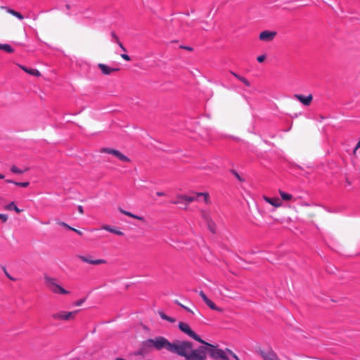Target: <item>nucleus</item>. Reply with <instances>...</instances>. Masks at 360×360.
<instances>
[{
	"instance_id": "f257e3e1",
	"label": "nucleus",
	"mask_w": 360,
	"mask_h": 360,
	"mask_svg": "<svg viewBox=\"0 0 360 360\" xmlns=\"http://www.w3.org/2000/svg\"><path fill=\"white\" fill-rule=\"evenodd\" d=\"M167 351L183 356L186 360H206L207 356L205 355V348L202 345L196 349H193V344L186 340H175L173 342H169Z\"/></svg>"
},
{
	"instance_id": "f03ea898",
	"label": "nucleus",
	"mask_w": 360,
	"mask_h": 360,
	"mask_svg": "<svg viewBox=\"0 0 360 360\" xmlns=\"http://www.w3.org/2000/svg\"><path fill=\"white\" fill-rule=\"evenodd\" d=\"M169 342V341L162 336H157L154 339H147L142 342L139 349V354H146L153 348H155L158 351L162 350V349L167 350Z\"/></svg>"
},
{
	"instance_id": "7ed1b4c3",
	"label": "nucleus",
	"mask_w": 360,
	"mask_h": 360,
	"mask_svg": "<svg viewBox=\"0 0 360 360\" xmlns=\"http://www.w3.org/2000/svg\"><path fill=\"white\" fill-rule=\"evenodd\" d=\"M205 351V355L209 354V356L216 360H229V356L226 354V351H224L221 349H219L217 345H214L210 343L205 342L202 344Z\"/></svg>"
},
{
	"instance_id": "20e7f679",
	"label": "nucleus",
	"mask_w": 360,
	"mask_h": 360,
	"mask_svg": "<svg viewBox=\"0 0 360 360\" xmlns=\"http://www.w3.org/2000/svg\"><path fill=\"white\" fill-rule=\"evenodd\" d=\"M44 281L46 286L56 294L68 295L70 293L69 291L62 288L60 285L56 283V279L54 278L49 277L48 276H44Z\"/></svg>"
},
{
	"instance_id": "39448f33",
	"label": "nucleus",
	"mask_w": 360,
	"mask_h": 360,
	"mask_svg": "<svg viewBox=\"0 0 360 360\" xmlns=\"http://www.w3.org/2000/svg\"><path fill=\"white\" fill-rule=\"evenodd\" d=\"M79 311V310H75L72 311H60L58 312L52 314L51 317L55 320L71 321L75 319V316Z\"/></svg>"
},
{
	"instance_id": "423d86ee",
	"label": "nucleus",
	"mask_w": 360,
	"mask_h": 360,
	"mask_svg": "<svg viewBox=\"0 0 360 360\" xmlns=\"http://www.w3.org/2000/svg\"><path fill=\"white\" fill-rule=\"evenodd\" d=\"M179 328L183 333H186L189 337L192 338L193 340L201 343L202 345L203 343H205V341L203 340L198 334H196L187 323H185L184 322H179Z\"/></svg>"
},
{
	"instance_id": "0eeeda50",
	"label": "nucleus",
	"mask_w": 360,
	"mask_h": 360,
	"mask_svg": "<svg viewBox=\"0 0 360 360\" xmlns=\"http://www.w3.org/2000/svg\"><path fill=\"white\" fill-rule=\"evenodd\" d=\"M200 196H203L204 197V201L207 204L210 203V195H209L208 193H196V196H188V195H178V199L184 200L185 205H186L184 209H186V205L188 203L195 200L197 199V198L200 197Z\"/></svg>"
},
{
	"instance_id": "6e6552de",
	"label": "nucleus",
	"mask_w": 360,
	"mask_h": 360,
	"mask_svg": "<svg viewBox=\"0 0 360 360\" xmlns=\"http://www.w3.org/2000/svg\"><path fill=\"white\" fill-rule=\"evenodd\" d=\"M100 152L113 155L117 158H118L120 160H121L124 162H131V160L128 157H127L126 155L122 154L121 152H120L119 150H115V149L109 148H101Z\"/></svg>"
},
{
	"instance_id": "1a4fd4ad",
	"label": "nucleus",
	"mask_w": 360,
	"mask_h": 360,
	"mask_svg": "<svg viewBox=\"0 0 360 360\" xmlns=\"http://www.w3.org/2000/svg\"><path fill=\"white\" fill-rule=\"evenodd\" d=\"M277 32L275 31L265 30L260 32L259 39L262 41H271L276 36Z\"/></svg>"
},
{
	"instance_id": "9d476101",
	"label": "nucleus",
	"mask_w": 360,
	"mask_h": 360,
	"mask_svg": "<svg viewBox=\"0 0 360 360\" xmlns=\"http://www.w3.org/2000/svg\"><path fill=\"white\" fill-rule=\"evenodd\" d=\"M78 258L84 262H86V263H88L90 264H94V265H99V264L106 263V261L105 259H92L91 256L86 257V256H83V255H79Z\"/></svg>"
},
{
	"instance_id": "9b49d317",
	"label": "nucleus",
	"mask_w": 360,
	"mask_h": 360,
	"mask_svg": "<svg viewBox=\"0 0 360 360\" xmlns=\"http://www.w3.org/2000/svg\"><path fill=\"white\" fill-rule=\"evenodd\" d=\"M294 98L297 99L300 102H301L303 105L306 106H309L313 99V96L311 94H309L307 96H304L302 94H295Z\"/></svg>"
},
{
	"instance_id": "f8f14e48",
	"label": "nucleus",
	"mask_w": 360,
	"mask_h": 360,
	"mask_svg": "<svg viewBox=\"0 0 360 360\" xmlns=\"http://www.w3.org/2000/svg\"><path fill=\"white\" fill-rule=\"evenodd\" d=\"M98 67L101 70L102 73L103 75H109L112 74L114 72H117V71L120 70V68H110L107 65H105V64H103V63H99L98 65Z\"/></svg>"
},
{
	"instance_id": "ddd939ff",
	"label": "nucleus",
	"mask_w": 360,
	"mask_h": 360,
	"mask_svg": "<svg viewBox=\"0 0 360 360\" xmlns=\"http://www.w3.org/2000/svg\"><path fill=\"white\" fill-rule=\"evenodd\" d=\"M261 356L264 360H280L277 354L271 349L266 352H261Z\"/></svg>"
},
{
	"instance_id": "4468645a",
	"label": "nucleus",
	"mask_w": 360,
	"mask_h": 360,
	"mask_svg": "<svg viewBox=\"0 0 360 360\" xmlns=\"http://www.w3.org/2000/svg\"><path fill=\"white\" fill-rule=\"evenodd\" d=\"M18 66L22 70H24L25 72H27V73H28V74H30L31 75H34V76H36V77L41 76V73L37 69L28 68H27L25 66H23V65H18Z\"/></svg>"
},
{
	"instance_id": "2eb2a0df",
	"label": "nucleus",
	"mask_w": 360,
	"mask_h": 360,
	"mask_svg": "<svg viewBox=\"0 0 360 360\" xmlns=\"http://www.w3.org/2000/svg\"><path fill=\"white\" fill-rule=\"evenodd\" d=\"M1 8L3 9H5L8 13L15 16L16 18H18L20 20H22L24 18V16L20 13L15 11V10L11 9L9 7L1 6Z\"/></svg>"
},
{
	"instance_id": "dca6fc26",
	"label": "nucleus",
	"mask_w": 360,
	"mask_h": 360,
	"mask_svg": "<svg viewBox=\"0 0 360 360\" xmlns=\"http://www.w3.org/2000/svg\"><path fill=\"white\" fill-rule=\"evenodd\" d=\"M264 200L266 202H269V204L272 205L276 207H280L281 205V202L279 198H271L265 196Z\"/></svg>"
},
{
	"instance_id": "f3484780",
	"label": "nucleus",
	"mask_w": 360,
	"mask_h": 360,
	"mask_svg": "<svg viewBox=\"0 0 360 360\" xmlns=\"http://www.w3.org/2000/svg\"><path fill=\"white\" fill-rule=\"evenodd\" d=\"M102 229H104V230H106L110 233H115L117 236H123L124 235V233L119 231V230H117L116 229L109 226V225H103L102 226Z\"/></svg>"
},
{
	"instance_id": "a211bd4d",
	"label": "nucleus",
	"mask_w": 360,
	"mask_h": 360,
	"mask_svg": "<svg viewBox=\"0 0 360 360\" xmlns=\"http://www.w3.org/2000/svg\"><path fill=\"white\" fill-rule=\"evenodd\" d=\"M4 208L7 210H9V211H11V210H14L15 212H16L17 213H20L22 210H20L19 209L15 204L14 202H11L9 204H8L7 205H6L4 207Z\"/></svg>"
},
{
	"instance_id": "6ab92c4d",
	"label": "nucleus",
	"mask_w": 360,
	"mask_h": 360,
	"mask_svg": "<svg viewBox=\"0 0 360 360\" xmlns=\"http://www.w3.org/2000/svg\"><path fill=\"white\" fill-rule=\"evenodd\" d=\"M205 303L212 310L219 312H222L224 311L222 308L217 307L216 304L210 299H208L207 302H205Z\"/></svg>"
},
{
	"instance_id": "aec40b11",
	"label": "nucleus",
	"mask_w": 360,
	"mask_h": 360,
	"mask_svg": "<svg viewBox=\"0 0 360 360\" xmlns=\"http://www.w3.org/2000/svg\"><path fill=\"white\" fill-rule=\"evenodd\" d=\"M6 182L8 183V184H15L17 186L23 187V188H26V187H27L30 185V182H28V181L17 182V181L11 180V179H6Z\"/></svg>"
},
{
	"instance_id": "412c9836",
	"label": "nucleus",
	"mask_w": 360,
	"mask_h": 360,
	"mask_svg": "<svg viewBox=\"0 0 360 360\" xmlns=\"http://www.w3.org/2000/svg\"><path fill=\"white\" fill-rule=\"evenodd\" d=\"M0 50L10 53L14 52V49L8 44H0Z\"/></svg>"
},
{
	"instance_id": "4be33fe9",
	"label": "nucleus",
	"mask_w": 360,
	"mask_h": 360,
	"mask_svg": "<svg viewBox=\"0 0 360 360\" xmlns=\"http://www.w3.org/2000/svg\"><path fill=\"white\" fill-rule=\"evenodd\" d=\"M158 313L160 317L164 320H166L170 323H174L176 321V319L174 318L166 315L163 311H160Z\"/></svg>"
},
{
	"instance_id": "5701e85b",
	"label": "nucleus",
	"mask_w": 360,
	"mask_h": 360,
	"mask_svg": "<svg viewBox=\"0 0 360 360\" xmlns=\"http://www.w3.org/2000/svg\"><path fill=\"white\" fill-rule=\"evenodd\" d=\"M207 223V228L212 233H216V224L215 223L211 220V221H209Z\"/></svg>"
},
{
	"instance_id": "b1692460",
	"label": "nucleus",
	"mask_w": 360,
	"mask_h": 360,
	"mask_svg": "<svg viewBox=\"0 0 360 360\" xmlns=\"http://www.w3.org/2000/svg\"><path fill=\"white\" fill-rule=\"evenodd\" d=\"M279 194L283 200H290L292 198V195L283 191H279Z\"/></svg>"
},
{
	"instance_id": "393cba45",
	"label": "nucleus",
	"mask_w": 360,
	"mask_h": 360,
	"mask_svg": "<svg viewBox=\"0 0 360 360\" xmlns=\"http://www.w3.org/2000/svg\"><path fill=\"white\" fill-rule=\"evenodd\" d=\"M201 216L206 222L212 220L209 214L205 211H201Z\"/></svg>"
},
{
	"instance_id": "a878e982",
	"label": "nucleus",
	"mask_w": 360,
	"mask_h": 360,
	"mask_svg": "<svg viewBox=\"0 0 360 360\" xmlns=\"http://www.w3.org/2000/svg\"><path fill=\"white\" fill-rule=\"evenodd\" d=\"M57 224H58V225H60V226H63V227H64V228H65V229H68V230H71V231L75 230V229H74V228H72V227L70 226L68 224H66V223H65V222H64V221H59V220H58V221H57Z\"/></svg>"
},
{
	"instance_id": "bb28decb",
	"label": "nucleus",
	"mask_w": 360,
	"mask_h": 360,
	"mask_svg": "<svg viewBox=\"0 0 360 360\" xmlns=\"http://www.w3.org/2000/svg\"><path fill=\"white\" fill-rule=\"evenodd\" d=\"M230 172H231V174H233L237 178V179L239 181H240V182L245 181V179L243 178H242L236 170L231 169Z\"/></svg>"
},
{
	"instance_id": "cd10ccee",
	"label": "nucleus",
	"mask_w": 360,
	"mask_h": 360,
	"mask_svg": "<svg viewBox=\"0 0 360 360\" xmlns=\"http://www.w3.org/2000/svg\"><path fill=\"white\" fill-rule=\"evenodd\" d=\"M11 171L14 173V174H22L23 173V171L18 169L15 165H13L11 167Z\"/></svg>"
},
{
	"instance_id": "c85d7f7f",
	"label": "nucleus",
	"mask_w": 360,
	"mask_h": 360,
	"mask_svg": "<svg viewBox=\"0 0 360 360\" xmlns=\"http://www.w3.org/2000/svg\"><path fill=\"white\" fill-rule=\"evenodd\" d=\"M118 210H119L122 214H124V215H127V216H128V217H132V214H133L132 213H131V212H127V211H126V210H123L122 207H119V208H118Z\"/></svg>"
},
{
	"instance_id": "c756f323",
	"label": "nucleus",
	"mask_w": 360,
	"mask_h": 360,
	"mask_svg": "<svg viewBox=\"0 0 360 360\" xmlns=\"http://www.w3.org/2000/svg\"><path fill=\"white\" fill-rule=\"evenodd\" d=\"M240 82H242L245 86H250V83L249 82V81L245 78L244 77L241 76L239 79Z\"/></svg>"
},
{
	"instance_id": "7c9ffc66",
	"label": "nucleus",
	"mask_w": 360,
	"mask_h": 360,
	"mask_svg": "<svg viewBox=\"0 0 360 360\" xmlns=\"http://www.w3.org/2000/svg\"><path fill=\"white\" fill-rule=\"evenodd\" d=\"M110 34H111V37H112L113 41L115 43L118 44L120 41L119 39V37H117V35L116 34V33L115 32H112Z\"/></svg>"
},
{
	"instance_id": "2f4dec72",
	"label": "nucleus",
	"mask_w": 360,
	"mask_h": 360,
	"mask_svg": "<svg viewBox=\"0 0 360 360\" xmlns=\"http://www.w3.org/2000/svg\"><path fill=\"white\" fill-rule=\"evenodd\" d=\"M226 351L227 352L228 354H229L236 360H240V359L238 357V356L236 354H234L231 349H226Z\"/></svg>"
},
{
	"instance_id": "473e14b6",
	"label": "nucleus",
	"mask_w": 360,
	"mask_h": 360,
	"mask_svg": "<svg viewBox=\"0 0 360 360\" xmlns=\"http://www.w3.org/2000/svg\"><path fill=\"white\" fill-rule=\"evenodd\" d=\"M0 220L3 223L6 222L7 220H8V215L7 214H0Z\"/></svg>"
},
{
	"instance_id": "72a5a7b5",
	"label": "nucleus",
	"mask_w": 360,
	"mask_h": 360,
	"mask_svg": "<svg viewBox=\"0 0 360 360\" xmlns=\"http://www.w3.org/2000/svg\"><path fill=\"white\" fill-rule=\"evenodd\" d=\"M199 295L201 297L204 302H207V300L209 299L203 291H200L199 292Z\"/></svg>"
},
{
	"instance_id": "f704fd0d",
	"label": "nucleus",
	"mask_w": 360,
	"mask_h": 360,
	"mask_svg": "<svg viewBox=\"0 0 360 360\" xmlns=\"http://www.w3.org/2000/svg\"><path fill=\"white\" fill-rule=\"evenodd\" d=\"M266 59V56L265 55H261V56H259L257 58V60L259 62V63H263Z\"/></svg>"
},
{
	"instance_id": "c9c22d12",
	"label": "nucleus",
	"mask_w": 360,
	"mask_h": 360,
	"mask_svg": "<svg viewBox=\"0 0 360 360\" xmlns=\"http://www.w3.org/2000/svg\"><path fill=\"white\" fill-rule=\"evenodd\" d=\"M131 218L138 219V220L141 221H145L144 217H143L141 216H138V215H136V214H132V217Z\"/></svg>"
},
{
	"instance_id": "e433bc0d",
	"label": "nucleus",
	"mask_w": 360,
	"mask_h": 360,
	"mask_svg": "<svg viewBox=\"0 0 360 360\" xmlns=\"http://www.w3.org/2000/svg\"><path fill=\"white\" fill-rule=\"evenodd\" d=\"M84 301H85L84 298V299H80V300H77V301H76L75 302V306H80V305H82L84 303Z\"/></svg>"
},
{
	"instance_id": "4c0bfd02",
	"label": "nucleus",
	"mask_w": 360,
	"mask_h": 360,
	"mask_svg": "<svg viewBox=\"0 0 360 360\" xmlns=\"http://www.w3.org/2000/svg\"><path fill=\"white\" fill-rule=\"evenodd\" d=\"M121 57L127 61L131 60V58L126 53L121 54Z\"/></svg>"
},
{
	"instance_id": "58836bf2",
	"label": "nucleus",
	"mask_w": 360,
	"mask_h": 360,
	"mask_svg": "<svg viewBox=\"0 0 360 360\" xmlns=\"http://www.w3.org/2000/svg\"><path fill=\"white\" fill-rule=\"evenodd\" d=\"M184 202H185L184 200H180V199H178V198L176 200L172 201V203L175 204V205H176V204H181V203H184Z\"/></svg>"
},
{
	"instance_id": "ea45409f",
	"label": "nucleus",
	"mask_w": 360,
	"mask_h": 360,
	"mask_svg": "<svg viewBox=\"0 0 360 360\" xmlns=\"http://www.w3.org/2000/svg\"><path fill=\"white\" fill-rule=\"evenodd\" d=\"M180 48L187 50V51H192L193 50V49L191 46H180Z\"/></svg>"
},
{
	"instance_id": "a19ab883",
	"label": "nucleus",
	"mask_w": 360,
	"mask_h": 360,
	"mask_svg": "<svg viewBox=\"0 0 360 360\" xmlns=\"http://www.w3.org/2000/svg\"><path fill=\"white\" fill-rule=\"evenodd\" d=\"M117 44L124 52H127L126 48L124 46L121 41H120Z\"/></svg>"
},
{
	"instance_id": "79ce46f5",
	"label": "nucleus",
	"mask_w": 360,
	"mask_h": 360,
	"mask_svg": "<svg viewBox=\"0 0 360 360\" xmlns=\"http://www.w3.org/2000/svg\"><path fill=\"white\" fill-rule=\"evenodd\" d=\"M231 74L233 75L236 78H237L238 79H239V78L241 77L240 75H238L237 73L233 72V71H230Z\"/></svg>"
},
{
	"instance_id": "37998d69",
	"label": "nucleus",
	"mask_w": 360,
	"mask_h": 360,
	"mask_svg": "<svg viewBox=\"0 0 360 360\" xmlns=\"http://www.w3.org/2000/svg\"><path fill=\"white\" fill-rule=\"evenodd\" d=\"M4 271H5V274L6 275V276L11 281H15V278H13L12 276H10L9 274L7 273V271H6V269H4Z\"/></svg>"
},
{
	"instance_id": "c03bdc74",
	"label": "nucleus",
	"mask_w": 360,
	"mask_h": 360,
	"mask_svg": "<svg viewBox=\"0 0 360 360\" xmlns=\"http://www.w3.org/2000/svg\"><path fill=\"white\" fill-rule=\"evenodd\" d=\"M360 148V139H359V141H358V143H357V144H356V146L355 148L354 149V153H356V150H357L358 148Z\"/></svg>"
},
{
	"instance_id": "a18cd8bd",
	"label": "nucleus",
	"mask_w": 360,
	"mask_h": 360,
	"mask_svg": "<svg viewBox=\"0 0 360 360\" xmlns=\"http://www.w3.org/2000/svg\"><path fill=\"white\" fill-rule=\"evenodd\" d=\"M77 210H78V211H79V212L80 214H83V213H84V210H83L82 206L79 205V206L77 207Z\"/></svg>"
},
{
	"instance_id": "49530a36",
	"label": "nucleus",
	"mask_w": 360,
	"mask_h": 360,
	"mask_svg": "<svg viewBox=\"0 0 360 360\" xmlns=\"http://www.w3.org/2000/svg\"><path fill=\"white\" fill-rule=\"evenodd\" d=\"M182 308L184 309L188 312H190V313H192V314L194 313L191 309H190L189 308L186 307V306H184Z\"/></svg>"
},
{
	"instance_id": "de8ad7c7",
	"label": "nucleus",
	"mask_w": 360,
	"mask_h": 360,
	"mask_svg": "<svg viewBox=\"0 0 360 360\" xmlns=\"http://www.w3.org/2000/svg\"><path fill=\"white\" fill-rule=\"evenodd\" d=\"M72 231H75V233H77L78 235H79V236H82V231H79V230H77V229H75V230H72Z\"/></svg>"
},
{
	"instance_id": "09e8293b",
	"label": "nucleus",
	"mask_w": 360,
	"mask_h": 360,
	"mask_svg": "<svg viewBox=\"0 0 360 360\" xmlns=\"http://www.w3.org/2000/svg\"><path fill=\"white\" fill-rule=\"evenodd\" d=\"M174 303L176 304L177 305L180 306L181 307H183L184 306L182 304H181V302H179L178 300H175Z\"/></svg>"
},
{
	"instance_id": "8fccbe9b",
	"label": "nucleus",
	"mask_w": 360,
	"mask_h": 360,
	"mask_svg": "<svg viewBox=\"0 0 360 360\" xmlns=\"http://www.w3.org/2000/svg\"><path fill=\"white\" fill-rule=\"evenodd\" d=\"M156 194H157V195H158V196H163V195H165V193H164L163 192H159V191H158V192H157V193H156Z\"/></svg>"
},
{
	"instance_id": "3c124183",
	"label": "nucleus",
	"mask_w": 360,
	"mask_h": 360,
	"mask_svg": "<svg viewBox=\"0 0 360 360\" xmlns=\"http://www.w3.org/2000/svg\"><path fill=\"white\" fill-rule=\"evenodd\" d=\"M65 7H66V8H67V9H68V10H69V9H70V4H66V5H65Z\"/></svg>"
},
{
	"instance_id": "603ef678",
	"label": "nucleus",
	"mask_w": 360,
	"mask_h": 360,
	"mask_svg": "<svg viewBox=\"0 0 360 360\" xmlns=\"http://www.w3.org/2000/svg\"><path fill=\"white\" fill-rule=\"evenodd\" d=\"M4 175L0 174V179H4Z\"/></svg>"
},
{
	"instance_id": "864d4df0",
	"label": "nucleus",
	"mask_w": 360,
	"mask_h": 360,
	"mask_svg": "<svg viewBox=\"0 0 360 360\" xmlns=\"http://www.w3.org/2000/svg\"><path fill=\"white\" fill-rule=\"evenodd\" d=\"M115 360H124V359L122 358H117Z\"/></svg>"
},
{
	"instance_id": "5fc2aeb1",
	"label": "nucleus",
	"mask_w": 360,
	"mask_h": 360,
	"mask_svg": "<svg viewBox=\"0 0 360 360\" xmlns=\"http://www.w3.org/2000/svg\"><path fill=\"white\" fill-rule=\"evenodd\" d=\"M1 200H3V198H0V201H1Z\"/></svg>"
}]
</instances>
